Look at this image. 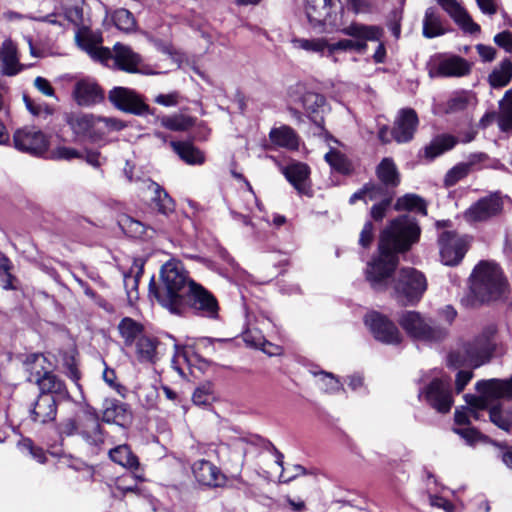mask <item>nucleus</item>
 Wrapping results in <instances>:
<instances>
[{
  "instance_id": "38",
  "label": "nucleus",
  "mask_w": 512,
  "mask_h": 512,
  "mask_svg": "<svg viewBox=\"0 0 512 512\" xmlns=\"http://www.w3.org/2000/svg\"><path fill=\"white\" fill-rule=\"evenodd\" d=\"M472 237L450 232V267L461 263L470 248Z\"/></svg>"
},
{
  "instance_id": "43",
  "label": "nucleus",
  "mask_w": 512,
  "mask_h": 512,
  "mask_svg": "<svg viewBox=\"0 0 512 512\" xmlns=\"http://www.w3.org/2000/svg\"><path fill=\"white\" fill-rule=\"evenodd\" d=\"M512 79V62L509 59H504L493 71L489 74V84L493 88H501L509 84Z\"/></svg>"
},
{
  "instance_id": "1",
  "label": "nucleus",
  "mask_w": 512,
  "mask_h": 512,
  "mask_svg": "<svg viewBox=\"0 0 512 512\" xmlns=\"http://www.w3.org/2000/svg\"><path fill=\"white\" fill-rule=\"evenodd\" d=\"M421 229L416 219L408 214L391 220L381 231L378 256L368 262L366 280L375 291L392 287L393 298L402 306H415L427 290L425 275L413 267H403L393 277L404 253L419 241Z\"/></svg>"
},
{
  "instance_id": "45",
  "label": "nucleus",
  "mask_w": 512,
  "mask_h": 512,
  "mask_svg": "<svg viewBox=\"0 0 512 512\" xmlns=\"http://www.w3.org/2000/svg\"><path fill=\"white\" fill-rule=\"evenodd\" d=\"M394 209L397 211L408 210L421 213L422 215L427 214L426 203L418 195L406 194L397 199Z\"/></svg>"
},
{
  "instance_id": "30",
  "label": "nucleus",
  "mask_w": 512,
  "mask_h": 512,
  "mask_svg": "<svg viewBox=\"0 0 512 512\" xmlns=\"http://www.w3.org/2000/svg\"><path fill=\"white\" fill-rule=\"evenodd\" d=\"M118 224L122 231L127 236L132 238H142L144 236H149V230L152 232L163 231V228L160 226L145 225L144 223L132 218L129 215H122L118 220Z\"/></svg>"
},
{
  "instance_id": "25",
  "label": "nucleus",
  "mask_w": 512,
  "mask_h": 512,
  "mask_svg": "<svg viewBox=\"0 0 512 512\" xmlns=\"http://www.w3.org/2000/svg\"><path fill=\"white\" fill-rule=\"evenodd\" d=\"M36 385L39 387V394H48L58 402L70 399V394L64 381L51 371L40 379Z\"/></svg>"
},
{
  "instance_id": "18",
  "label": "nucleus",
  "mask_w": 512,
  "mask_h": 512,
  "mask_svg": "<svg viewBox=\"0 0 512 512\" xmlns=\"http://www.w3.org/2000/svg\"><path fill=\"white\" fill-rule=\"evenodd\" d=\"M419 124L417 113L412 108H403L398 112L392 128V137L398 143H407L413 139Z\"/></svg>"
},
{
  "instance_id": "10",
  "label": "nucleus",
  "mask_w": 512,
  "mask_h": 512,
  "mask_svg": "<svg viewBox=\"0 0 512 512\" xmlns=\"http://www.w3.org/2000/svg\"><path fill=\"white\" fill-rule=\"evenodd\" d=\"M84 0H63L59 11L46 15L42 20L50 24L66 27L72 24L81 29L76 39L82 45L84 33L88 30L89 21L84 17Z\"/></svg>"
},
{
  "instance_id": "60",
  "label": "nucleus",
  "mask_w": 512,
  "mask_h": 512,
  "mask_svg": "<svg viewBox=\"0 0 512 512\" xmlns=\"http://www.w3.org/2000/svg\"><path fill=\"white\" fill-rule=\"evenodd\" d=\"M374 240V225L372 221H367L360 233L359 245L362 248H369Z\"/></svg>"
},
{
  "instance_id": "52",
  "label": "nucleus",
  "mask_w": 512,
  "mask_h": 512,
  "mask_svg": "<svg viewBox=\"0 0 512 512\" xmlns=\"http://www.w3.org/2000/svg\"><path fill=\"white\" fill-rule=\"evenodd\" d=\"M450 365L464 367V369L458 370V372L455 375V391L457 393H461L464 390V388L466 387V385L473 378V369L475 367H469L467 365L457 363L454 360L450 361Z\"/></svg>"
},
{
  "instance_id": "42",
  "label": "nucleus",
  "mask_w": 512,
  "mask_h": 512,
  "mask_svg": "<svg viewBox=\"0 0 512 512\" xmlns=\"http://www.w3.org/2000/svg\"><path fill=\"white\" fill-rule=\"evenodd\" d=\"M291 43L293 47L296 49L305 50L307 52L319 53L321 56L329 57V42L324 38H293Z\"/></svg>"
},
{
  "instance_id": "33",
  "label": "nucleus",
  "mask_w": 512,
  "mask_h": 512,
  "mask_svg": "<svg viewBox=\"0 0 512 512\" xmlns=\"http://www.w3.org/2000/svg\"><path fill=\"white\" fill-rule=\"evenodd\" d=\"M171 147L175 153L187 164L201 165L205 162L203 152L190 142L172 141Z\"/></svg>"
},
{
  "instance_id": "8",
  "label": "nucleus",
  "mask_w": 512,
  "mask_h": 512,
  "mask_svg": "<svg viewBox=\"0 0 512 512\" xmlns=\"http://www.w3.org/2000/svg\"><path fill=\"white\" fill-rule=\"evenodd\" d=\"M398 323L409 337L429 344L439 343L446 336L444 327L418 311H403Z\"/></svg>"
},
{
  "instance_id": "27",
  "label": "nucleus",
  "mask_w": 512,
  "mask_h": 512,
  "mask_svg": "<svg viewBox=\"0 0 512 512\" xmlns=\"http://www.w3.org/2000/svg\"><path fill=\"white\" fill-rule=\"evenodd\" d=\"M66 121L73 132L77 135H85L89 137L98 135V116L85 113H70L66 116Z\"/></svg>"
},
{
  "instance_id": "49",
  "label": "nucleus",
  "mask_w": 512,
  "mask_h": 512,
  "mask_svg": "<svg viewBox=\"0 0 512 512\" xmlns=\"http://www.w3.org/2000/svg\"><path fill=\"white\" fill-rule=\"evenodd\" d=\"M429 76L434 77H447L448 76V55L435 54L430 57L427 63Z\"/></svg>"
},
{
  "instance_id": "6",
  "label": "nucleus",
  "mask_w": 512,
  "mask_h": 512,
  "mask_svg": "<svg viewBox=\"0 0 512 512\" xmlns=\"http://www.w3.org/2000/svg\"><path fill=\"white\" fill-rule=\"evenodd\" d=\"M496 333L497 326L488 324L474 341L463 343L450 352V361L454 360L469 367H479L488 362L496 349L494 340Z\"/></svg>"
},
{
  "instance_id": "44",
  "label": "nucleus",
  "mask_w": 512,
  "mask_h": 512,
  "mask_svg": "<svg viewBox=\"0 0 512 512\" xmlns=\"http://www.w3.org/2000/svg\"><path fill=\"white\" fill-rule=\"evenodd\" d=\"M296 90L301 94L299 101L307 113H318L325 104V98L323 95L315 92H302L303 87L301 85L296 86Z\"/></svg>"
},
{
  "instance_id": "50",
  "label": "nucleus",
  "mask_w": 512,
  "mask_h": 512,
  "mask_svg": "<svg viewBox=\"0 0 512 512\" xmlns=\"http://www.w3.org/2000/svg\"><path fill=\"white\" fill-rule=\"evenodd\" d=\"M115 26L126 33L133 32L136 28V20L133 14L124 8L117 9L112 16Z\"/></svg>"
},
{
  "instance_id": "32",
  "label": "nucleus",
  "mask_w": 512,
  "mask_h": 512,
  "mask_svg": "<svg viewBox=\"0 0 512 512\" xmlns=\"http://www.w3.org/2000/svg\"><path fill=\"white\" fill-rule=\"evenodd\" d=\"M148 189L153 194L151 201L160 214L164 216H169L171 213L174 212V200L169 196V194L165 191L163 187H161L156 182L150 181Z\"/></svg>"
},
{
  "instance_id": "46",
  "label": "nucleus",
  "mask_w": 512,
  "mask_h": 512,
  "mask_svg": "<svg viewBox=\"0 0 512 512\" xmlns=\"http://www.w3.org/2000/svg\"><path fill=\"white\" fill-rule=\"evenodd\" d=\"M324 158L333 170L341 174L348 175L353 171V166L348 158L336 149H330Z\"/></svg>"
},
{
  "instance_id": "21",
  "label": "nucleus",
  "mask_w": 512,
  "mask_h": 512,
  "mask_svg": "<svg viewBox=\"0 0 512 512\" xmlns=\"http://www.w3.org/2000/svg\"><path fill=\"white\" fill-rule=\"evenodd\" d=\"M192 473L200 485L207 487H218L226 480L220 469L205 459H200L193 463Z\"/></svg>"
},
{
  "instance_id": "34",
  "label": "nucleus",
  "mask_w": 512,
  "mask_h": 512,
  "mask_svg": "<svg viewBox=\"0 0 512 512\" xmlns=\"http://www.w3.org/2000/svg\"><path fill=\"white\" fill-rule=\"evenodd\" d=\"M135 352L140 362L154 363L157 360L159 341L153 336L144 334L135 343Z\"/></svg>"
},
{
  "instance_id": "56",
  "label": "nucleus",
  "mask_w": 512,
  "mask_h": 512,
  "mask_svg": "<svg viewBox=\"0 0 512 512\" xmlns=\"http://www.w3.org/2000/svg\"><path fill=\"white\" fill-rule=\"evenodd\" d=\"M19 447L22 450L27 451L33 459H35L37 462L43 464L46 462L47 457L45 454V451L38 446H35L33 441L29 438H24L19 442Z\"/></svg>"
},
{
  "instance_id": "53",
  "label": "nucleus",
  "mask_w": 512,
  "mask_h": 512,
  "mask_svg": "<svg viewBox=\"0 0 512 512\" xmlns=\"http://www.w3.org/2000/svg\"><path fill=\"white\" fill-rule=\"evenodd\" d=\"M472 65L471 62L460 56L450 55V77H463L468 75L471 72Z\"/></svg>"
},
{
  "instance_id": "5",
  "label": "nucleus",
  "mask_w": 512,
  "mask_h": 512,
  "mask_svg": "<svg viewBox=\"0 0 512 512\" xmlns=\"http://www.w3.org/2000/svg\"><path fill=\"white\" fill-rule=\"evenodd\" d=\"M507 287V281L500 267L493 262L481 261L471 275L470 290L481 303L501 298Z\"/></svg>"
},
{
  "instance_id": "15",
  "label": "nucleus",
  "mask_w": 512,
  "mask_h": 512,
  "mask_svg": "<svg viewBox=\"0 0 512 512\" xmlns=\"http://www.w3.org/2000/svg\"><path fill=\"white\" fill-rule=\"evenodd\" d=\"M419 399H425L426 402L437 412H448V385L442 377H434L429 383L420 389Z\"/></svg>"
},
{
  "instance_id": "40",
  "label": "nucleus",
  "mask_w": 512,
  "mask_h": 512,
  "mask_svg": "<svg viewBox=\"0 0 512 512\" xmlns=\"http://www.w3.org/2000/svg\"><path fill=\"white\" fill-rule=\"evenodd\" d=\"M244 341L255 348L260 349L268 356H279L283 353V348L266 340L259 332L251 330L244 333Z\"/></svg>"
},
{
  "instance_id": "62",
  "label": "nucleus",
  "mask_w": 512,
  "mask_h": 512,
  "mask_svg": "<svg viewBox=\"0 0 512 512\" xmlns=\"http://www.w3.org/2000/svg\"><path fill=\"white\" fill-rule=\"evenodd\" d=\"M64 367L66 368L67 376L79 386L78 381L80 380V372L77 368L76 360L73 356L66 357L64 361Z\"/></svg>"
},
{
  "instance_id": "20",
  "label": "nucleus",
  "mask_w": 512,
  "mask_h": 512,
  "mask_svg": "<svg viewBox=\"0 0 512 512\" xmlns=\"http://www.w3.org/2000/svg\"><path fill=\"white\" fill-rule=\"evenodd\" d=\"M502 207L503 203L498 194H491L472 205L465 212V217L469 221H484L497 215Z\"/></svg>"
},
{
  "instance_id": "61",
  "label": "nucleus",
  "mask_w": 512,
  "mask_h": 512,
  "mask_svg": "<svg viewBox=\"0 0 512 512\" xmlns=\"http://www.w3.org/2000/svg\"><path fill=\"white\" fill-rule=\"evenodd\" d=\"M82 157L83 154L81 152L71 147L60 146L53 151V158L59 160H71Z\"/></svg>"
},
{
  "instance_id": "12",
  "label": "nucleus",
  "mask_w": 512,
  "mask_h": 512,
  "mask_svg": "<svg viewBox=\"0 0 512 512\" xmlns=\"http://www.w3.org/2000/svg\"><path fill=\"white\" fill-rule=\"evenodd\" d=\"M364 323L373 337L384 344L396 345L402 340L397 326L385 315L372 311L365 315Z\"/></svg>"
},
{
  "instance_id": "11",
  "label": "nucleus",
  "mask_w": 512,
  "mask_h": 512,
  "mask_svg": "<svg viewBox=\"0 0 512 512\" xmlns=\"http://www.w3.org/2000/svg\"><path fill=\"white\" fill-rule=\"evenodd\" d=\"M108 99L115 108L125 113L137 116L154 114L140 94L126 87H114L109 91Z\"/></svg>"
},
{
  "instance_id": "36",
  "label": "nucleus",
  "mask_w": 512,
  "mask_h": 512,
  "mask_svg": "<svg viewBox=\"0 0 512 512\" xmlns=\"http://www.w3.org/2000/svg\"><path fill=\"white\" fill-rule=\"evenodd\" d=\"M118 331L127 347H131L144 335V327L130 317H124L118 324Z\"/></svg>"
},
{
  "instance_id": "55",
  "label": "nucleus",
  "mask_w": 512,
  "mask_h": 512,
  "mask_svg": "<svg viewBox=\"0 0 512 512\" xmlns=\"http://www.w3.org/2000/svg\"><path fill=\"white\" fill-rule=\"evenodd\" d=\"M124 127V122L117 118L98 116L97 131L99 135H103L111 131H120Z\"/></svg>"
},
{
  "instance_id": "19",
  "label": "nucleus",
  "mask_w": 512,
  "mask_h": 512,
  "mask_svg": "<svg viewBox=\"0 0 512 512\" xmlns=\"http://www.w3.org/2000/svg\"><path fill=\"white\" fill-rule=\"evenodd\" d=\"M30 65L20 63L18 48L11 39H6L0 45V72L5 76H15Z\"/></svg>"
},
{
  "instance_id": "39",
  "label": "nucleus",
  "mask_w": 512,
  "mask_h": 512,
  "mask_svg": "<svg viewBox=\"0 0 512 512\" xmlns=\"http://www.w3.org/2000/svg\"><path fill=\"white\" fill-rule=\"evenodd\" d=\"M145 259L142 257L134 258L129 270L123 272L124 287L128 297H132L133 292H137L139 279L144 270Z\"/></svg>"
},
{
  "instance_id": "35",
  "label": "nucleus",
  "mask_w": 512,
  "mask_h": 512,
  "mask_svg": "<svg viewBox=\"0 0 512 512\" xmlns=\"http://www.w3.org/2000/svg\"><path fill=\"white\" fill-rule=\"evenodd\" d=\"M450 17L465 33L475 34L480 32V26L455 0H450Z\"/></svg>"
},
{
  "instance_id": "64",
  "label": "nucleus",
  "mask_w": 512,
  "mask_h": 512,
  "mask_svg": "<svg viewBox=\"0 0 512 512\" xmlns=\"http://www.w3.org/2000/svg\"><path fill=\"white\" fill-rule=\"evenodd\" d=\"M154 101L165 107H173L179 103V93L174 91L168 94H159Z\"/></svg>"
},
{
  "instance_id": "13",
  "label": "nucleus",
  "mask_w": 512,
  "mask_h": 512,
  "mask_svg": "<svg viewBox=\"0 0 512 512\" xmlns=\"http://www.w3.org/2000/svg\"><path fill=\"white\" fill-rule=\"evenodd\" d=\"M14 147L31 155H41L48 149L46 135L34 126H25L15 131L13 135Z\"/></svg>"
},
{
  "instance_id": "59",
  "label": "nucleus",
  "mask_w": 512,
  "mask_h": 512,
  "mask_svg": "<svg viewBox=\"0 0 512 512\" xmlns=\"http://www.w3.org/2000/svg\"><path fill=\"white\" fill-rule=\"evenodd\" d=\"M23 101L27 110L34 116H40L43 112L51 114V109L47 105L37 102L27 94H23Z\"/></svg>"
},
{
  "instance_id": "14",
  "label": "nucleus",
  "mask_w": 512,
  "mask_h": 512,
  "mask_svg": "<svg viewBox=\"0 0 512 512\" xmlns=\"http://www.w3.org/2000/svg\"><path fill=\"white\" fill-rule=\"evenodd\" d=\"M339 0H306L305 12L314 28L334 26Z\"/></svg>"
},
{
  "instance_id": "16",
  "label": "nucleus",
  "mask_w": 512,
  "mask_h": 512,
  "mask_svg": "<svg viewBox=\"0 0 512 512\" xmlns=\"http://www.w3.org/2000/svg\"><path fill=\"white\" fill-rule=\"evenodd\" d=\"M468 404L470 406L469 408H462L461 410L455 411L454 421L456 427L453 428V432L464 439L467 444H473L480 439L481 434L478 430L471 427L470 420H478L480 418L479 410H483L484 408H479L470 403Z\"/></svg>"
},
{
  "instance_id": "7",
  "label": "nucleus",
  "mask_w": 512,
  "mask_h": 512,
  "mask_svg": "<svg viewBox=\"0 0 512 512\" xmlns=\"http://www.w3.org/2000/svg\"><path fill=\"white\" fill-rule=\"evenodd\" d=\"M89 55L108 67H112L127 73L139 72V65L142 62L141 56L134 52L129 46L116 43L113 51L106 47H97L93 44L83 45Z\"/></svg>"
},
{
  "instance_id": "29",
  "label": "nucleus",
  "mask_w": 512,
  "mask_h": 512,
  "mask_svg": "<svg viewBox=\"0 0 512 512\" xmlns=\"http://www.w3.org/2000/svg\"><path fill=\"white\" fill-rule=\"evenodd\" d=\"M309 174L310 169L308 165L300 162L293 163L284 169L286 179L302 194H305L308 190L307 181Z\"/></svg>"
},
{
  "instance_id": "23",
  "label": "nucleus",
  "mask_w": 512,
  "mask_h": 512,
  "mask_svg": "<svg viewBox=\"0 0 512 512\" xmlns=\"http://www.w3.org/2000/svg\"><path fill=\"white\" fill-rule=\"evenodd\" d=\"M102 419L104 422L124 427L131 422L132 413L126 403L117 399H106L103 404Z\"/></svg>"
},
{
  "instance_id": "51",
  "label": "nucleus",
  "mask_w": 512,
  "mask_h": 512,
  "mask_svg": "<svg viewBox=\"0 0 512 512\" xmlns=\"http://www.w3.org/2000/svg\"><path fill=\"white\" fill-rule=\"evenodd\" d=\"M448 149V135L443 134L435 137L429 145L423 149L424 157L429 161L443 154Z\"/></svg>"
},
{
  "instance_id": "63",
  "label": "nucleus",
  "mask_w": 512,
  "mask_h": 512,
  "mask_svg": "<svg viewBox=\"0 0 512 512\" xmlns=\"http://www.w3.org/2000/svg\"><path fill=\"white\" fill-rule=\"evenodd\" d=\"M494 42L506 52L512 53V33L503 31L494 36Z\"/></svg>"
},
{
  "instance_id": "58",
  "label": "nucleus",
  "mask_w": 512,
  "mask_h": 512,
  "mask_svg": "<svg viewBox=\"0 0 512 512\" xmlns=\"http://www.w3.org/2000/svg\"><path fill=\"white\" fill-rule=\"evenodd\" d=\"M473 167L472 162H462L450 169V186L466 177Z\"/></svg>"
},
{
  "instance_id": "22",
  "label": "nucleus",
  "mask_w": 512,
  "mask_h": 512,
  "mask_svg": "<svg viewBox=\"0 0 512 512\" xmlns=\"http://www.w3.org/2000/svg\"><path fill=\"white\" fill-rule=\"evenodd\" d=\"M109 457L113 462L130 470L134 480L144 479L138 457L132 452L130 446L126 444L116 446L109 451Z\"/></svg>"
},
{
  "instance_id": "28",
  "label": "nucleus",
  "mask_w": 512,
  "mask_h": 512,
  "mask_svg": "<svg viewBox=\"0 0 512 512\" xmlns=\"http://www.w3.org/2000/svg\"><path fill=\"white\" fill-rule=\"evenodd\" d=\"M477 105L476 95L471 91L454 92L450 97V114L463 112L466 122L470 125L472 121L471 112Z\"/></svg>"
},
{
  "instance_id": "24",
  "label": "nucleus",
  "mask_w": 512,
  "mask_h": 512,
  "mask_svg": "<svg viewBox=\"0 0 512 512\" xmlns=\"http://www.w3.org/2000/svg\"><path fill=\"white\" fill-rule=\"evenodd\" d=\"M23 366L28 373V381L36 384L52 371L53 365L42 353H32L26 356Z\"/></svg>"
},
{
  "instance_id": "9",
  "label": "nucleus",
  "mask_w": 512,
  "mask_h": 512,
  "mask_svg": "<svg viewBox=\"0 0 512 512\" xmlns=\"http://www.w3.org/2000/svg\"><path fill=\"white\" fill-rule=\"evenodd\" d=\"M340 32L352 39H341L334 43H329V57H332L337 51H355L363 54L367 49V41H379L383 30L374 25H365L357 22L344 27Z\"/></svg>"
},
{
  "instance_id": "47",
  "label": "nucleus",
  "mask_w": 512,
  "mask_h": 512,
  "mask_svg": "<svg viewBox=\"0 0 512 512\" xmlns=\"http://www.w3.org/2000/svg\"><path fill=\"white\" fill-rule=\"evenodd\" d=\"M160 123L171 131H186L194 125V119L184 114H174L161 117Z\"/></svg>"
},
{
  "instance_id": "57",
  "label": "nucleus",
  "mask_w": 512,
  "mask_h": 512,
  "mask_svg": "<svg viewBox=\"0 0 512 512\" xmlns=\"http://www.w3.org/2000/svg\"><path fill=\"white\" fill-rule=\"evenodd\" d=\"M392 204L391 196L385 197L380 202L374 204L370 209L372 220L379 222L384 219Z\"/></svg>"
},
{
  "instance_id": "48",
  "label": "nucleus",
  "mask_w": 512,
  "mask_h": 512,
  "mask_svg": "<svg viewBox=\"0 0 512 512\" xmlns=\"http://www.w3.org/2000/svg\"><path fill=\"white\" fill-rule=\"evenodd\" d=\"M500 107L499 127L504 132L512 131V89L506 91L503 100L500 102Z\"/></svg>"
},
{
  "instance_id": "31",
  "label": "nucleus",
  "mask_w": 512,
  "mask_h": 512,
  "mask_svg": "<svg viewBox=\"0 0 512 512\" xmlns=\"http://www.w3.org/2000/svg\"><path fill=\"white\" fill-rule=\"evenodd\" d=\"M446 29L440 11L436 7H429L423 19V35L426 38H434L445 34Z\"/></svg>"
},
{
  "instance_id": "37",
  "label": "nucleus",
  "mask_w": 512,
  "mask_h": 512,
  "mask_svg": "<svg viewBox=\"0 0 512 512\" xmlns=\"http://www.w3.org/2000/svg\"><path fill=\"white\" fill-rule=\"evenodd\" d=\"M269 138L273 144L290 150L297 149L299 145L295 131L286 125L271 129Z\"/></svg>"
},
{
  "instance_id": "54",
  "label": "nucleus",
  "mask_w": 512,
  "mask_h": 512,
  "mask_svg": "<svg viewBox=\"0 0 512 512\" xmlns=\"http://www.w3.org/2000/svg\"><path fill=\"white\" fill-rule=\"evenodd\" d=\"M367 190V197L370 201H378L380 202L385 197L391 196V201L394 198V192L393 189L390 187L384 186L381 184H375V183H367L365 184Z\"/></svg>"
},
{
  "instance_id": "3",
  "label": "nucleus",
  "mask_w": 512,
  "mask_h": 512,
  "mask_svg": "<svg viewBox=\"0 0 512 512\" xmlns=\"http://www.w3.org/2000/svg\"><path fill=\"white\" fill-rule=\"evenodd\" d=\"M475 388L478 395H465L466 402L479 408H488L491 423L509 432L512 428V406H506L499 401L512 400V377L480 380Z\"/></svg>"
},
{
  "instance_id": "4",
  "label": "nucleus",
  "mask_w": 512,
  "mask_h": 512,
  "mask_svg": "<svg viewBox=\"0 0 512 512\" xmlns=\"http://www.w3.org/2000/svg\"><path fill=\"white\" fill-rule=\"evenodd\" d=\"M56 430L61 438L80 436L85 443L95 448L103 445L106 438L97 410L87 403L73 416L57 423Z\"/></svg>"
},
{
  "instance_id": "41",
  "label": "nucleus",
  "mask_w": 512,
  "mask_h": 512,
  "mask_svg": "<svg viewBox=\"0 0 512 512\" xmlns=\"http://www.w3.org/2000/svg\"><path fill=\"white\" fill-rule=\"evenodd\" d=\"M377 176L380 182L391 189H394L400 183L399 173L394 162L389 158H384L377 167Z\"/></svg>"
},
{
  "instance_id": "2",
  "label": "nucleus",
  "mask_w": 512,
  "mask_h": 512,
  "mask_svg": "<svg viewBox=\"0 0 512 512\" xmlns=\"http://www.w3.org/2000/svg\"><path fill=\"white\" fill-rule=\"evenodd\" d=\"M149 293L170 313L184 315L191 310L195 315L217 319L219 304L216 297L201 284L190 279L182 262L172 259L162 265L160 282L149 284Z\"/></svg>"
},
{
  "instance_id": "17",
  "label": "nucleus",
  "mask_w": 512,
  "mask_h": 512,
  "mask_svg": "<svg viewBox=\"0 0 512 512\" xmlns=\"http://www.w3.org/2000/svg\"><path fill=\"white\" fill-rule=\"evenodd\" d=\"M59 403L48 394H38L28 406L29 418L38 424L53 422L57 416Z\"/></svg>"
},
{
  "instance_id": "26",
  "label": "nucleus",
  "mask_w": 512,
  "mask_h": 512,
  "mask_svg": "<svg viewBox=\"0 0 512 512\" xmlns=\"http://www.w3.org/2000/svg\"><path fill=\"white\" fill-rule=\"evenodd\" d=\"M74 97L81 106H90L104 99L103 90L91 80L79 81L74 88Z\"/></svg>"
}]
</instances>
